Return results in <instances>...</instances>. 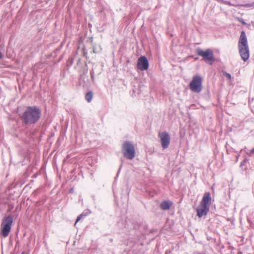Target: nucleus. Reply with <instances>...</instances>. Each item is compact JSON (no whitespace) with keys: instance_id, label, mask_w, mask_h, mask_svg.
<instances>
[{"instance_id":"obj_9","label":"nucleus","mask_w":254,"mask_h":254,"mask_svg":"<svg viewBox=\"0 0 254 254\" xmlns=\"http://www.w3.org/2000/svg\"><path fill=\"white\" fill-rule=\"evenodd\" d=\"M148 66V62L145 57L141 56L138 59L137 67L139 69L141 70H147Z\"/></svg>"},{"instance_id":"obj_12","label":"nucleus","mask_w":254,"mask_h":254,"mask_svg":"<svg viewBox=\"0 0 254 254\" xmlns=\"http://www.w3.org/2000/svg\"><path fill=\"white\" fill-rule=\"evenodd\" d=\"M85 216V215H83V214H81L80 215H79L76 220V222L74 224V226L76 225V223L82 218L83 216Z\"/></svg>"},{"instance_id":"obj_15","label":"nucleus","mask_w":254,"mask_h":254,"mask_svg":"<svg viewBox=\"0 0 254 254\" xmlns=\"http://www.w3.org/2000/svg\"><path fill=\"white\" fill-rule=\"evenodd\" d=\"M251 151L252 153H254V148L252 149Z\"/></svg>"},{"instance_id":"obj_4","label":"nucleus","mask_w":254,"mask_h":254,"mask_svg":"<svg viewBox=\"0 0 254 254\" xmlns=\"http://www.w3.org/2000/svg\"><path fill=\"white\" fill-rule=\"evenodd\" d=\"M12 222V218L10 216L5 217L3 219L1 224L0 234L4 238L8 236L11 229Z\"/></svg>"},{"instance_id":"obj_1","label":"nucleus","mask_w":254,"mask_h":254,"mask_svg":"<svg viewBox=\"0 0 254 254\" xmlns=\"http://www.w3.org/2000/svg\"><path fill=\"white\" fill-rule=\"evenodd\" d=\"M41 116V110L37 106H28L23 113L21 118L26 125L35 124L39 120Z\"/></svg>"},{"instance_id":"obj_2","label":"nucleus","mask_w":254,"mask_h":254,"mask_svg":"<svg viewBox=\"0 0 254 254\" xmlns=\"http://www.w3.org/2000/svg\"><path fill=\"white\" fill-rule=\"evenodd\" d=\"M238 49L241 58L244 62H246L250 57V51L246 35L244 31L241 33L238 42Z\"/></svg>"},{"instance_id":"obj_13","label":"nucleus","mask_w":254,"mask_h":254,"mask_svg":"<svg viewBox=\"0 0 254 254\" xmlns=\"http://www.w3.org/2000/svg\"><path fill=\"white\" fill-rule=\"evenodd\" d=\"M223 74L229 80L231 79V74L230 73H227L226 72H224Z\"/></svg>"},{"instance_id":"obj_14","label":"nucleus","mask_w":254,"mask_h":254,"mask_svg":"<svg viewBox=\"0 0 254 254\" xmlns=\"http://www.w3.org/2000/svg\"><path fill=\"white\" fill-rule=\"evenodd\" d=\"M239 21L241 22L243 24H244V25H246V23H245V22L242 19H240V18H239L238 19Z\"/></svg>"},{"instance_id":"obj_3","label":"nucleus","mask_w":254,"mask_h":254,"mask_svg":"<svg viewBox=\"0 0 254 254\" xmlns=\"http://www.w3.org/2000/svg\"><path fill=\"white\" fill-rule=\"evenodd\" d=\"M211 197L209 192H205L198 207L196 208L197 215L199 217L205 216L209 210Z\"/></svg>"},{"instance_id":"obj_5","label":"nucleus","mask_w":254,"mask_h":254,"mask_svg":"<svg viewBox=\"0 0 254 254\" xmlns=\"http://www.w3.org/2000/svg\"><path fill=\"white\" fill-rule=\"evenodd\" d=\"M189 87L193 92L200 93L202 89V78L200 76H194L189 84Z\"/></svg>"},{"instance_id":"obj_10","label":"nucleus","mask_w":254,"mask_h":254,"mask_svg":"<svg viewBox=\"0 0 254 254\" xmlns=\"http://www.w3.org/2000/svg\"><path fill=\"white\" fill-rule=\"evenodd\" d=\"M172 203L170 201H164L161 203L160 206V208L164 210H168L170 209Z\"/></svg>"},{"instance_id":"obj_7","label":"nucleus","mask_w":254,"mask_h":254,"mask_svg":"<svg viewBox=\"0 0 254 254\" xmlns=\"http://www.w3.org/2000/svg\"><path fill=\"white\" fill-rule=\"evenodd\" d=\"M196 54L203 57V60L207 63L212 64L215 60L213 53L210 49L203 51L198 48L196 50Z\"/></svg>"},{"instance_id":"obj_6","label":"nucleus","mask_w":254,"mask_h":254,"mask_svg":"<svg viewBox=\"0 0 254 254\" xmlns=\"http://www.w3.org/2000/svg\"><path fill=\"white\" fill-rule=\"evenodd\" d=\"M122 151L124 156L130 160L132 159L135 154L134 146L129 141L125 142L122 145Z\"/></svg>"},{"instance_id":"obj_16","label":"nucleus","mask_w":254,"mask_h":254,"mask_svg":"<svg viewBox=\"0 0 254 254\" xmlns=\"http://www.w3.org/2000/svg\"><path fill=\"white\" fill-rule=\"evenodd\" d=\"M2 57V54H1V52H0V59H1Z\"/></svg>"},{"instance_id":"obj_8","label":"nucleus","mask_w":254,"mask_h":254,"mask_svg":"<svg viewBox=\"0 0 254 254\" xmlns=\"http://www.w3.org/2000/svg\"><path fill=\"white\" fill-rule=\"evenodd\" d=\"M158 136L160 139L163 148L166 149L168 148L170 143V136L169 134L166 131H164L159 133Z\"/></svg>"},{"instance_id":"obj_11","label":"nucleus","mask_w":254,"mask_h":254,"mask_svg":"<svg viewBox=\"0 0 254 254\" xmlns=\"http://www.w3.org/2000/svg\"><path fill=\"white\" fill-rule=\"evenodd\" d=\"M93 93L90 91L86 93L85 95V99L88 102H90L92 99Z\"/></svg>"},{"instance_id":"obj_17","label":"nucleus","mask_w":254,"mask_h":254,"mask_svg":"<svg viewBox=\"0 0 254 254\" xmlns=\"http://www.w3.org/2000/svg\"><path fill=\"white\" fill-rule=\"evenodd\" d=\"M22 254H24V253H22Z\"/></svg>"}]
</instances>
